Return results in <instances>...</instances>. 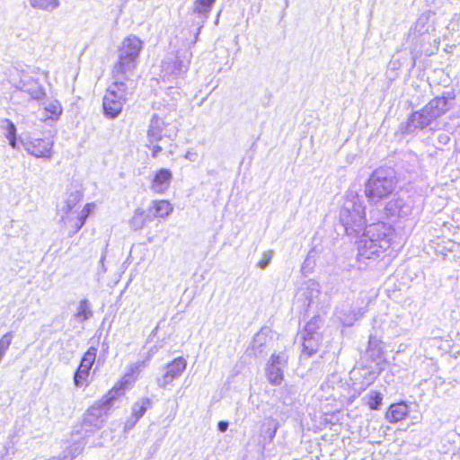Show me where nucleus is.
Segmentation results:
<instances>
[{"label": "nucleus", "mask_w": 460, "mask_h": 460, "mask_svg": "<svg viewBox=\"0 0 460 460\" xmlns=\"http://www.w3.org/2000/svg\"><path fill=\"white\" fill-rule=\"evenodd\" d=\"M153 217L147 215L144 210L137 209L135 211L132 218L130 219V226L134 230L142 229L147 221H151Z\"/></svg>", "instance_id": "393cba45"}, {"label": "nucleus", "mask_w": 460, "mask_h": 460, "mask_svg": "<svg viewBox=\"0 0 460 460\" xmlns=\"http://www.w3.org/2000/svg\"><path fill=\"white\" fill-rule=\"evenodd\" d=\"M176 135L177 130L174 127L165 124L163 119L154 115L150 120L147 131L148 146L152 150L153 157H156L163 150V147L158 145L159 141H163L165 138L172 140Z\"/></svg>", "instance_id": "0eeeda50"}, {"label": "nucleus", "mask_w": 460, "mask_h": 460, "mask_svg": "<svg viewBox=\"0 0 460 460\" xmlns=\"http://www.w3.org/2000/svg\"><path fill=\"white\" fill-rule=\"evenodd\" d=\"M92 316L93 311L91 310L89 301L87 299L81 300L77 307V311L74 315L75 319L79 323H83L90 319Z\"/></svg>", "instance_id": "a878e982"}, {"label": "nucleus", "mask_w": 460, "mask_h": 460, "mask_svg": "<svg viewBox=\"0 0 460 460\" xmlns=\"http://www.w3.org/2000/svg\"><path fill=\"white\" fill-rule=\"evenodd\" d=\"M13 338V334L12 332H6L4 334L0 339V362L2 361V358H4V354L8 350L12 341Z\"/></svg>", "instance_id": "2f4dec72"}, {"label": "nucleus", "mask_w": 460, "mask_h": 460, "mask_svg": "<svg viewBox=\"0 0 460 460\" xmlns=\"http://www.w3.org/2000/svg\"><path fill=\"white\" fill-rule=\"evenodd\" d=\"M321 319L319 317H314L312 321L306 323L304 331L303 336H312L318 335L316 330L319 328V323Z\"/></svg>", "instance_id": "473e14b6"}, {"label": "nucleus", "mask_w": 460, "mask_h": 460, "mask_svg": "<svg viewBox=\"0 0 460 460\" xmlns=\"http://www.w3.org/2000/svg\"><path fill=\"white\" fill-rule=\"evenodd\" d=\"M395 188L394 172L379 168L370 175L365 187L366 197L371 203H377L388 197Z\"/></svg>", "instance_id": "423d86ee"}, {"label": "nucleus", "mask_w": 460, "mask_h": 460, "mask_svg": "<svg viewBox=\"0 0 460 460\" xmlns=\"http://www.w3.org/2000/svg\"><path fill=\"white\" fill-rule=\"evenodd\" d=\"M379 372L370 367L354 368L350 372V378L353 380L355 391L361 394L377 378Z\"/></svg>", "instance_id": "ddd939ff"}, {"label": "nucleus", "mask_w": 460, "mask_h": 460, "mask_svg": "<svg viewBox=\"0 0 460 460\" xmlns=\"http://www.w3.org/2000/svg\"><path fill=\"white\" fill-rule=\"evenodd\" d=\"M112 84L108 87L103 97L102 107L104 114L110 119L117 118L124 105L133 95L137 87V82L129 76L117 77L111 73Z\"/></svg>", "instance_id": "f03ea898"}, {"label": "nucleus", "mask_w": 460, "mask_h": 460, "mask_svg": "<svg viewBox=\"0 0 460 460\" xmlns=\"http://www.w3.org/2000/svg\"><path fill=\"white\" fill-rule=\"evenodd\" d=\"M72 215L73 214L61 216V221L64 223V225H70L73 228V231L69 234L70 236L76 234L83 227L86 221V219L79 214L75 217H73Z\"/></svg>", "instance_id": "b1692460"}, {"label": "nucleus", "mask_w": 460, "mask_h": 460, "mask_svg": "<svg viewBox=\"0 0 460 460\" xmlns=\"http://www.w3.org/2000/svg\"><path fill=\"white\" fill-rule=\"evenodd\" d=\"M142 49L143 41L136 35L125 38L118 49V61L114 64L111 73L116 74L119 78L121 76L133 78Z\"/></svg>", "instance_id": "20e7f679"}, {"label": "nucleus", "mask_w": 460, "mask_h": 460, "mask_svg": "<svg viewBox=\"0 0 460 460\" xmlns=\"http://www.w3.org/2000/svg\"><path fill=\"white\" fill-rule=\"evenodd\" d=\"M449 99H453L450 94H448V97H435L421 110L413 112L410 116L405 127L402 128L403 132L411 134L416 129H424L430 127L437 119L449 111L451 108L448 102Z\"/></svg>", "instance_id": "7ed1b4c3"}, {"label": "nucleus", "mask_w": 460, "mask_h": 460, "mask_svg": "<svg viewBox=\"0 0 460 460\" xmlns=\"http://www.w3.org/2000/svg\"><path fill=\"white\" fill-rule=\"evenodd\" d=\"M95 205L93 203H87L80 211L79 215L87 219L91 212L93 210Z\"/></svg>", "instance_id": "4c0bfd02"}, {"label": "nucleus", "mask_w": 460, "mask_h": 460, "mask_svg": "<svg viewBox=\"0 0 460 460\" xmlns=\"http://www.w3.org/2000/svg\"><path fill=\"white\" fill-rule=\"evenodd\" d=\"M187 362L182 357H179L168 364L165 367L164 376L157 379L160 387L165 389L172 382L179 378L186 369Z\"/></svg>", "instance_id": "4468645a"}, {"label": "nucleus", "mask_w": 460, "mask_h": 460, "mask_svg": "<svg viewBox=\"0 0 460 460\" xmlns=\"http://www.w3.org/2000/svg\"><path fill=\"white\" fill-rule=\"evenodd\" d=\"M384 353V348L382 345V341L376 337L370 336L368 340V347L367 349V357L373 360L376 361L380 359Z\"/></svg>", "instance_id": "4be33fe9"}, {"label": "nucleus", "mask_w": 460, "mask_h": 460, "mask_svg": "<svg viewBox=\"0 0 460 460\" xmlns=\"http://www.w3.org/2000/svg\"><path fill=\"white\" fill-rule=\"evenodd\" d=\"M401 203H402V200H399V199H398V200H395V201H391V202H389V203L387 204V206H386V209H387L388 211H390L392 215H395V214H397V213L399 214V211H397V210H396V208H394V205H395V206H396V208H397V207H399V206L401 205Z\"/></svg>", "instance_id": "58836bf2"}, {"label": "nucleus", "mask_w": 460, "mask_h": 460, "mask_svg": "<svg viewBox=\"0 0 460 460\" xmlns=\"http://www.w3.org/2000/svg\"><path fill=\"white\" fill-rule=\"evenodd\" d=\"M364 310L359 307H352L345 302L336 307L335 315L345 326H351L364 314Z\"/></svg>", "instance_id": "2eb2a0df"}, {"label": "nucleus", "mask_w": 460, "mask_h": 460, "mask_svg": "<svg viewBox=\"0 0 460 460\" xmlns=\"http://www.w3.org/2000/svg\"><path fill=\"white\" fill-rule=\"evenodd\" d=\"M26 152L37 158L49 160L53 155L54 140L51 137H30L22 141Z\"/></svg>", "instance_id": "1a4fd4ad"}, {"label": "nucleus", "mask_w": 460, "mask_h": 460, "mask_svg": "<svg viewBox=\"0 0 460 460\" xmlns=\"http://www.w3.org/2000/svg\"><path fill=\"white\" fill-rule=\"evenodd\" d=\"M266 341V335L262 332H258L253 339V347L261 346Z\"/></svg>", "instance_id": "e433bc0d"}, {"label": "nucleus", "mask_w": 460, "mask_h": 460, "mask_svg": "<svg viewBox=\"0 0 460 460\" xmlns=\"http://www.w3.org/2000/svg\"><path fill=\"white\" fill-rule=\"evenodd\" d=\"M97 349L90 347L84 354L81 363L74 375V383L76 387H82L88 384L90 370L95 361Z\"/></svg>", "instance_id": "9b49d317"}, {"label": "nucleus", "mask_w": 460, "mask_h": 460, "mask_svg": "<svg viewBox=\"0 0 460 460\" xmlns=\"http://www.w3.org/2000/svg\"><path fill=\"white\" fill-rule=\"evenodd\" d=\"M186 158H187V159H189V160H190V161H195V160H196V158H197V154H196V153H194V152H190V151H189V152H187V154H186Z\"/></svg>", "instance_id": "c03bdc74"}, {"label": "nucleus", "mask_w": 460, "mask_h": 460, "mask_svg": "<svg viewBox=\"0 0 460 460\" xmlns=\"http://www.w3.org/2000/svg\"><path fill=\"white\" fill-rule=\"evenodd\" d=\"M4 453L1 455L3 460H9L13 456L14 452L13 450V446L11 444H7L4 447Z\"/></svg>", "instance_id": "c9c22d12"}, {"label": "nucleus", "mask_w": 460, "mask_h": 460, "mask_svg": "<svg viewBox=\"0 0 460 460\" xmlns=\"http://www.w3.org/2000/svg\"><path fill=\"white\" fill-rule=\"evenodd\" d=\"M393 234L392 226L384 222L367 226L358 242V260L378 258L390 248Z\"/></svg>", "instance_id": "f257e3e1"}, {"label": "nucleus", "mask_w": 460, "mask_h": 460, "mask_svg": "<svg viewBox=\"0 0 460 460\" xmlns=\"http://www.w3.org/2000/svg\"><path fill=\"white\" fill-rule=\"evenodd\" d=\"M363 400L366 401V404L368 405L371 410H378L382 404L383 396L379 392L371 391Z\"/></svg>", "instance_id": "c85d7f7f"}, {"label": "nucleus", "mask_w": 460, "mask_h": 460, "mask_svg": "<svg viewBox=\"0 0 460 460\" xmlns=\"http://www.w3.org/2000/svg\"><path fill=\"white\" fill-rule=\"evenodd\" d=\"M172 179V174L168 169L159 170L151 183V190L155 193H164L168 190Z\"/></svg>", "instance_id": "f3484780"}, {"label": "nucleus", "mask_w": 460, "mask_h": 460, "mask_svg": "<svg viewBox=\"0 0 460 460\" xmlns=\"http://www.w3.org/2000/svg\"><path fill=\"white\" fill-rule=\"evenodd\" d=\"M319 335L303 336L304 351L309 356L314 354L318 349Z\"/></svg>", "instance_id": "cd10ccee"}, {"label": "nucleus", "mask_w": 460, "mask_h": 460, "mask_svg": "<svg viewBox=\"0 0 460 460\" xmlns=\"http://www.w3.org/2000/svg\"><path fill=\"white\" fill-rule=\"evenodd\" d=\"M173 210L172 205L167 200H157L153 202L150 212L153 213V218H166Z\"/></svg>", "instance_id": "aec40b11"}, {"label": "nucleus", "mask_w": 460, "mask_h": 460, "mask_svg": "<svg viewBox=\"0 0 460 460\" xmlns=\"http://www.w3.org/2000/svg\"><path fill=\"white\" fill-rule=\"evenodd\" d=\"M365 206L361 198L354 193L347 194L340 211V222L348 235L358 234L366 226Z\"/></svg>", "instance_id": "39448f33"}, {"label": "nucleus", "mask_w": 460, "mask_h": 460, "mask_svg": "<svg viewBox=\"0 0 460 460\" xmlns=\"http://www.w3.org/2000/svg\"><path fill=\"white\" fill-rule=\"evenodd\" d=\"M122 395L120 387H113L105 398L99 403L93 405L86 413L84 423L101 429L104 422L103 417L108 414L111 406L118 397Z\"/></svg>", "instance_id": "6e6552de"}, {"label": "nucleus", "mask_w": 460, "mask_h": 460, "mask_svg": "<svg viewBox=\"0 0 460 460\" xmlns=\"http://www.w3.org/2000/svg\"><path fill=\"white\" fill-rule=\"evenodd\" d=\"M189 67V61L176 57L173 61H166L163 65L164 71L173 75L185 73Z\"/></svg>", "instance_id": "412c9836"}, {"label": "nucleus", "mask_w": 460, "mask_h": 460, "mask_svg": "<svg viewBox=\"0 0 460 460\" xmlns=\"http://www.w3.org/2000/svg\"><path fill=\"white\" fill-rule=\"evenodd\" d=\"M30 2L33 7L44 10H53L58 6V0H30Z\"/></svg>", "instance_id": "7c9ffc66"}, {"label": "nucleus", "mask_w": 460, "mask_h": 460, "mask_svg": "<svg viewBox=\"0 0 460 460\" xmlns=\"http://www.w3.org/2000/svg\"><path fill=\"white\" fill-rule=\"evenodd\" d=\"M449 140H450V137L447 134L442 133L438 136V141L443 145L447 144L449 142Z\"/></svg>", "instance_id": "ea45409f"}, {"label": "nucleus", "mask_w": 460, "mask_h": 460, "mask_svg": "<svg viewBox=\"0 0 460 460\" xmlns=\"http://www.w3.org/2000/svg\"><path fill=\"white\" fill-rule=\"evenodd\" d=\"M6 137L8 138L9 140V144L10 146L13 147V148H15L16 147V135H13V136H6Z\"/></svg>", "instance_id": "37998d69"}, {"label": "nucleus", "mask_w": 460, "mask_h": 460, "mask_svg": "<svg viewBox=\"0 0 460 460\" xmlns=\"http://www.w3.org/2000/svg\"><path fill=\"white\" fill-rule=\"evenodd\" d=\"M150 406L151 401L148 398H142L136 402L132 406V414L125 423V429H131Z\"/></svg>", "instance_id": "a211bd4d"}, {"label": "nucleus", "mask_w": 460, "mask_h": 460, "mask_svg": "<svg viewBox=\"0 0 460 460\" xmlns=\"http://www.w3.org/2000/svg\"><path fill=\"white\" fill-rule=\"evenodd\" d=\"M216 0H196L194 11L199 14L207 15Z\"/></svg>", "instance_id": "c756f323"}, {"label": "nucleus", "mask_w": 460, "mask_h": 460, "mask_svg": "<svg viewBox=\"0 0 460 460\" xmlns=\"http://www.w3.org/2000/svg\"><path fill=\"white\" fill-rule=\"evenodd\" d=\"M154 352L150 350L145 359L138 360L128 366V372L123 376L122 381L115 387H120L121 393L123 394L124 386L134 383L137 379V376L145 369L150 362V359Z\"/></svg>", "instance_id": "dca6fc26"}, {"label": "nucleus", "mask_w": 460, "mask_h": 460, "mask_svg": "<svg viewBox=\"0 0 460 460\" xmlns=\"http://www.w3.org/2000/svg\"><path fill=\"white\" fill-rule=\"evenodd\" d=\"M82 199L83 194L81 191L76 190L71 192L66 199L64 207L61 208V211L63 213L62 216L74 214V208L76 207L77 204L80 203Z\"/></svg>", "instance_id": "5701e85b"}, {"label": "nucleus", "mask_w": 460, "mask_h": 460, "mask_svg": "<svg viewBox=\"0 0 460 460\" xmlns=\"http://www.w3.org/2000/svg\"><path fill=\"white\" fill-rule=\"evenodd\" d=\"M408 413L409 407L406 403H394L390 406L386 418L390 422H398L405 419Z\"/></svg>", "instance_id": "6ab92c4d"}, {"label": "nucleus", "mask_w": 460, "mask_h": 460, "mask_svg": "<svg viewBox=\"0 0 460 460\" xmlns=\"http://www.w3.org/2000/svg\"><path fill=\"white\" fill-rule=\"evenodd\" d=\"M217 428L220 432H225L228 429V422L223 420L219 421L217 424Z\"/></svg>", "instance_id": "a19ab883"}, {"label": "nucleus", "mask_w": 460, "mask_h": 460, "mask_svg": "<svg viewBox=\"0 0 460 460\" xmlns=\"http://www.w3.org/2000/svg\"><path fill=\"white\" fill-rule=\"evenodd\" d=\"M1 128L5 131L6 136L16 135V127L15 125L8 119L2 120Z\"/></svg>", "instance_id": "72a5a7b5"}, {"label": "nucleus", "mask_w": 460, "mask_h": 460, "mask_svg": "<svg viewBox=\"0 0 460 460\" xmlns=\"http://www.w3.org/2000/svg\"><path fill=\"white\" fill-rule=\"evenodd\" d=\"M288 363V357L285 353L273 354L268 362L266 375L269 382L273 385L281 384L284 376V368Z\"/></svg>", "instance_id": "f8f14e48"}, {"label": "nucleus", "mask_w": 460, "mask_h": 460, "mask_svg": "<svg viewBox=\"0 0 460 460\" xmlns=\"http://www.w3.org/2000/svg\"><path fill=\"white\" fill-rule=\"evenodd\" d=\"M297 301L301 302L305 309L320 305V285L314 279L305 281L297 292Z\"/></svg>", "instance_id": "9d476101"}, {"label": "nucleus", "mask_w": 460, "mask_h": 460, "mask_svg": "<svg viewBox=\"0 0 460 460\" xmlns=\"http://www.w3.org/2000/svg\"><path fill=\"white\" fill-rule=\"evenodd\" d=\"M43 94L44 93L42 92V90L40 88H38L36 91L31 93V97L33 99H40Z\"/></svg>", "instance_id": "79ce46f5"}, {"label": "nucleus", "mask_w": 460, "mask_h": 460, "mask_svg": "<svg viewBox=\"0 0 460 460\" xmlns=\"http://www.w3.org/2000/svg\"><path fill=\"white\" fill-rule=\"evenodd\" d=\"M44 110L46 111L47 119H58L62 114V106L57 100L49 101L45 103Z\"/></svg>", "instance_id": "bb28decb"}, {"label": "nucleus", "mask_w": 460, "mask_h": 460, "mask_svg": "<svg viewBox=\"0 0 460 460\" xmlns=\"http://www.w3.org/2000/svg\"><path fill=\"white\" fill-rule=\"evenodd\" d=\"M273 257L272 251H266L262 253L261 260L258 262V267L264 270L270 262L271 259Z\"/></svg>", "instance_id": "f704fd0d"}, {"label": "nucleus", "mask_w": 460, "mask_h": 460, "mask_svg": "<svg viewBox=\"0 0 460 460\" xmlns=\"http://www.w3.org/2000/svg\"><path fill=\"white\" fill-rule=\"evenodd\" d=\"M397 64H398V62H397L396 60L392 59V60L390 61V64H389V65H390L393 68H395V67H396V66H397Z\"/></svg>", "instance_id": "a18cd8bd"}]
</instances>
